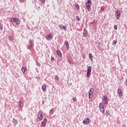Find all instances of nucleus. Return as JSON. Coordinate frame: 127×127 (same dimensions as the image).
Wrapping results in <instances>:
<instances>
[{
    "label": "nucleus",
    "mask_w": 127,
    "mask_h": 127,
    "mask_svg": "<svg viewBox=\"0 0 127 127\" xmlns=\"http://www.w3.org/2000/svg\"><path fill=\"white\" fill-rule=\"evenodd\" d=\"M118 95L120 97H122L123 96V92H122V89H118Z\"/></svg>",
    "instance_id": "nucleus-11"
},
{
    "label": "nucleus",
    "mask_w": 127,
    "mask_h": 127,
    "mask_svg": "<svg viewBox=\"0 0 127 127\" xmlns=\"http://www.w3.org/2000/svg\"><path fill=\"white\" fill-rule=\"evenodd\" d=\"M92 4V1L91 0H88L87 2H86V6H91V5Z\"/></svg>",
    "instance_id": "nucleus-15"
},
{
    "label": "nucleus",
    "mask_w": 127,
    "mask_h": 127,
    "mask_svg": "<svg viewBox=\"0 0 127 127\" xmlns=\"http://www.w3.org/2000/svg\"><path fill=\"white\" fill-rule=\"evenodd\" d=\"M11 20V22H15L16 24H17L18 25H19V23H20V20L18 18H12L10 19Z\"/></svg>",
    "instance_id": "nucleus-1"
},
{
    "label": "nucleus",
    "mask_w": 127,
    "mask_h": 127,
    "mask_svg": "<svg viewBox=\"0 0 127 127\" xmlns=\"http://www.w3.org/2000/svg\"><path fill=\"white\" fill-rule=\"evenodd\" d=\"M92 71V67L91 66H89L87 67L86 76L89 78L90 77V74H91V72Z\"/></svg>",
    "instance_id": "nucleus-2"
},
{
    "label": "nucleus",
    "mask_w": 127,
    "mask_h": 127,
    "mask_svg": "<svg viewBox=\"0 0 127 127\" xmlns=\"http://www.w3.org/2000/svg\"><path fill=\"white\" fill-rule=\"evenodd\" d=\"M46 123H47V119L46 118L44 119V121L42 122V125L43 127H45L46 126Z\"/></svg>",
    "instance_id": "nucleus-10"
},
{
    "label": "nucleus",
    "mask_w": 127,
    "mask_h": 127,
    "mask_svg": "<svg viewBox=\"0 0 127 127\" xmlns=\"http://www.w3.org/2000/svg\"><path fill=\"white\" fill-rule=\"evenodd\" d=\"M68 63H69V64H71L72 63L71 62H70V61H68Z\"/></svg>",
    "instance_id": "nucleus-41"
},
{
    "label": "nucleus",
    "mask_w": 127,
    "mask_h": 127,
    "mask_svg": "<svg viewBox=\"0 0 127 127\" xmlns=\"http://www.w3.org/2000/svg\"><path fill=\"white\" fill-rule=\"evenodd\" d=\"M106 115L107 116V117H108V116H110V111L106 110Z\"/></svg>",
    "instance_id": "nucleus-23"
},
{
    "label": "nucleus",
    "mask_w": 127,
    "mask_h": 127,
    "mask_svg": "<svg viewBox=\"0 0 127 127\" xmlns=\"http://www.w3.org/2000/svg\"><path fill=\"white\" fill-rule=\"evenodd\" d=\"M102 102L104 103L106 105H108V96L104 95L102 99Z\"/></svg>",
    "instance_id": "nucleus-5"
},
{
    "label": "nucleus",
    "mask_w": 127,
    "mask_h": 127,
    "mask_svg": "<svg viewBox=\"0 0 127 127\" xmlns=\"http://www.w3.org/2000/svg\"><path fill=\"white\" fill-rule=\"evenodd\" d=\"M57 53L58 56H59V57H62V54L61 53V52H60V51L58 50L57 51Z\"/></svg>",
    "instance_id": "nucleus-18"
},
{
    "label": "nucleus",
    "mask_w": 127,
    "mask_h": 127,
    "mask_svg": "<svg viewBox=\"0 0 127 127\" xmlns=\"http://www.w3.org/2000/svg\"><path fill=\"white\" fill-rule=\"evenodd\" d=\"M64 45H65V46L66 47V49H67V50H68V49H69V43H68V42H64Z\"/></svg>",
    "instance_id": "nucleus-17"
},
{
    "label": "nucleus",
    "mask_w": 127,
    "mask_h": 127,
    "mask_svg": "<svg viewBox=\"0 0 127 127\" xmlns=\"http://www.w3.org/2000/svg\"><path fill=\"white\" fill-rule=\"evenodd\" d=\"M53 111H54L53 109H52L50 111V113L51 114H53Z\"/></svg>",
    "instance_id": "nucleus-32"
},
{
    "label": "nucleus",
    "mask_w": 127,
    "mask_h": 127,
    "mask_svg": "<svg viewBox=\"0 0 127 127\" xmlns=\"http://www.w3.org/2000/svg\"><path fill=\"white\" fill-rule=\"evenodd\" d=\"M38 118L40 121H42V119H43V116H42V112H41V111H39L38 112Z\"/></svg>",
    "instance_id": "nucleus-7"
},
{
    "label": "nucleus",
    "mask_w": 127,
    "mask_h": 127,
    "mask_svg": "<svg viewBox=\"0 0 127 127\" xmlns=\"http://www.w3.org/2000/svg\"><path fill=\"white\" fill-rule=\"evenodd\" d=\"M93 92H94V89H93V88H91L88 92V96H89V98H90V99H92V98H93Z\"/></svg>",
    "instance_id": "nucleus-3"
},
{
    "label": "nucleus",
    "mask_w": 127,
    "mask_h": 127,
    "mask_svg": "<svg viewBox=\"0 0 127 127\" xmlns=\"http://www.w3.org/2000/svg\"><path fill=\"white\" fill-rule=\"evenodd\" d=\"M90 60L92 61V62H93V58H90Z\"/></svg>",
    "instance_id": "nucleus-42"
},
{
    "label": "nucleus",
    "mask_w": 127,
    "mask_h": 127,
    "mask_svg": "<svg viewBox=\"0 0 127 127\" xmlns=\"http://www.w3.org/2000/svg\"><path fill=\"white\" fill-rule=\"evenodd\" d=\"M114 29L117 30L118 29V26L116 25H115L114 26Z\"/></svg>",
    "instance_id": "nucleus-31"
},
{
    "label": "nucleus",
    "mask_w": 127,
    "mask_h": 127,
    "mask_svg": "<svg viewBox=\"0 0 127 127\" xmlns=\"http://www.w3.org/2000/svg\"><path fill=\"white\" fill-rule=\"evenodd\" d=\"M104 108V106H103V104L102 103L99 104V109Z\"/></svg>",
    "instance_id": "nucleus-24"
},
{
    "label": "nucleus",
    "mask_w": 127,
    "mask_h": 127,
    "mask_svg": "<svg viewBox=\"0 0 127 127\" xmlns=\"http://www.w3.org/2000/svg\"><path fill=\"white\" fill-rule=\"evenodd\" d=\"M101 10H105V8H104V7H101Z\"/></svg>",
    "instance_id": "nucleus-36"
},
{
    "label": "nucleus",
    "mask_w": 127,
    "mask_h": 127,
    "mask_svg": "<svg viewBox=\"0 0 127 127\" xmlns=\"http://www.w3.org/2000/svg\"><path fill=\"white\" fill-rule=\"evenodd\" d=\"M37 65L39 66V67H40L41 66V64L39 63V62H36Z\"/></svg>",
    "instance_id": "nucleus-28"
},
{
    "label": "nucleus",
    "mask_w": 127,
    "mask_h": 127,
    "mask_svg": "<svg viewBox=\"0 0 127 127\" xmlns=\"http://www.w3.org/2000/svg\"><path fill=\"white\" fill-rule=\"evenodd\" d=\"M21 70H22V73H25V71H26V70H27V68L25 67H22L21 68Z\"/></svg>",
    "instance_id": "nucleus-19"
},
{
    "label": "nucleus",
    "mask_w": 127,
    "mask_h": 127,
    "mask_svg": "<svg viewBox=\"0 0 127 127\" xmlns=\"http://www.w3.org/2000/svg\"><path fill=\"white\" fill-rule=\"evenodd\" d=\"M75 6L77 9H79V8H80V6L78 5V4H75Z\"/></svg>",
    "instance_id": "nucleus-26"
},
{
    "label": "nucleus",
    "mask_w": 127,
    "mask_h": 127,
    "mask_svg": "<svg viewBox=\"0 0 127 127\" xmlns=\"http://www.w3.org/2000/svg\"><path fill=\"white\" fill-rule=\"evenodd\" d=\"M32 48V46H27V49L30 50Z\"/></svg>",
    "instance_id": "nucleus-27"
},
{
    "label": "nucleus",
    "mask_w": 127,
    "mask_h": 127,
    "mask_svg": "<svg viewBox=\"0 0 127 127\" xmlns=\"http://www.w3.org/2000/svg\"><path fill=\"white\" fill-rule=\"evenodd\" d=\"M76 20L79 21V20H80V17L78 16H76Z\"/></svg>",
    "instance_id": "nucleus-29"
},
{
    "label": "nucleus",
    "mask_w": 127,
    "mask_h": 127,
    "mask_svg": "<svg viewBox=\"0 0 127 127\" xmlns=\"http://www.w3.org/2000/svg\"><path fill=\"white\" fill-rule=\"evenodd\" d=\"M86 6V8H87V10H88V11H91V10H92V9L91 8V6L88 5V6Z\"/></svg>",
    "instance_id": "nucleus-22"
},
{
    "label": "nucleus",
    "mask_w": 127,
    "mask_h": 127,
    "mask_svg": "<svg viewBox=\"0 0 127 127\" xmlns=\"http://www.w3.org/2000/svg\"><path fill=\"white\" fill-rule=\"evenodd\" d=\"M19 108H22V107H23V103H22L21 101H19Z\"/></svg>",
    "instance_id": "nucleus-20"
},
{
    "label": "nucleus",
    "mask_w": 127,
    "mask_h": 127,
    "mask_svg": "<svg viewBox=\"0 0 127 127\" xmlns=\"http://www.w3.org/2000/svg\"><path fill=\"white\" fill-rule=\"evenodd\" d=\"M117 41L114 40L113 41V45H116L117 44Z\"/></svg>",
    "instance_id": "nucleus-25"
},
{
    "label": "nucleus",
    "mask_w": 127,
    "mask_h": 127,
    "mask_svg": "<svg viewBox=\"0 0 127 127\" xmlns=\"http://www.w3.org/2000/svg\"><path fill=\"white\" fill-rule=\"evenodd\" d=\"M55 80H58V76H55Z\"/></svg>",
    "instance_id": "nucleus-37"
},
{
    "label": "nucleus",
    "mask_w": 127,
    "mask_h": 127,
    "mask_svg": "<svg viewBox=\"0 0 127 127\" xmlns=\"http://www.w3.org/2000/svg\"><path fill=\"white\" fill-rule=\"evenodd\" d=\"M87 30H86V29H84L83 30V36H84V37H87V36L88 35V34H87Z\"/></svg>",
    "instance_id": "nucleus-16"
},
{
    "label": "nucleus",
    "mask_w": 127,
    "mask_h": 127,
    "mask_svg": "<svg viewBox=\"0 0 127 127\" xmlns=\"http://www.w3.org/2000/svg\"><path fill=\"white\" fill-rule=\"evenodd\" d=\"M82 123L83 125H89L90 124V119L87 118L85 120H83Z\"/></svg>",
    "instance_id": "nucleus-6"
},
{
    "label": "nucleus",
    "mask_w": 127,
    "mask_h": 127,
    "mask_svg": "<svg viewBox=\"0 0 127 127\" xmlns=\"http://www.w3.org/2000/svg\"><path fill=\"white\" fill-rule=\"evenodd\" d=\"M41 1L42 3H44V2H45V0H41Z\"/></svg>",
    "instance_id": "nucleus-35"
},
{
    "label": "nucleus",
    "mask_w": 127,
    "mask_h": 127,
    "mask_svg": "<svg viewBox=\"0 0 127 127\" xmlns=\"http://www.w3.org/2000/svg\"><path fill=\"white\" fill-rule=\"evenodd\" d=\"M51 60H52V61H54L55 60V59H54V57H51Z\"/></svg>",
    "instance_id": "nucleus-34"
},
{
    "label": "nucleus",
    "mask_w": 127,
    "mask_h": 127,
    "mask_svg": "<svg viewBox=\"0 0 127 127\" xmlns=\"http://www.w3.org/2000/svg\"><path fill=\"white\" fill-rule=\"evenodd\" d=\"M99 110L100 112L102 113V114H104L105 113V108H104V107L102 108H99Z\"/></svg>",
    "instance_id": "nucleus-21"
},
{
    "label": "nucleus",
    "mask_w": 127,
    "mask_h": 127,
    "mask_svg": "<svg viewBox=\"0 0 127 127\" xmlns=\"http://www.w3.org/2000/svg\"><path fill=\"white\" fill-rule=\"evenodd\" d=\"M0 30H2V26H0Z\"/></svg>",
    "instance_id": "nucleus-39"
},
{
    "label": "nucleus",
    "mask_w": 127,
    "mask_h": 127,
    "mask_svg": "<svg viewBox=\"0 0 127 127\" xmlns=\"http://www.w3.org/2000/svg\"><path fill=\"white\" fill-rule=\"evenodd\" d=\"M12 123L13 125H15V126H16V125H17L18 124L17 120H16V119H15V118H13L12 119Z\"/></svg>",
    "instance_id": "nucleus-12"
},
{
    "label": "nucleus",
    "mask_w": 127,
    "mask_h": 127,
    "mask_svg": "<svg viewBox=\"0 0 127 127\" xmlns=\"http://www.w3.org/2000/svg\"><path fill=\"white\" fill-rule=\"evenodd\" d=\"M29 43L30 44L31 46H34V42L33 41V40L30 39L29 40Z\"/></svg>",
    "instance_id": "nucleus-14"
},
{
    "label": "nucleus",
    "mask_w": 127,
    "mask_h": 127,
    "mask_svg": "<svg viewBox=\"0 0 127 127\" xmlns=\"http://www.w3.org/2000/svg\"><path fill=\"white\" fill-rule=\"evenodd\" d=\"M91 23H92V24H94V23H95V21L91 22Z\"/></svg>",
    "instance_id": "nucleus-43"
},
{
    "label": "nucleus",
    "mask_w": 127,
    "mask_h": 127,
    "mask_svg": "<svg viewBox=\"0 0 127 127\" xmlns=\"http://www.w3.org/2000/svg\"><path fill=\"white\" fill-rule=\"evenodd\" d=\"M93 57V55H92V54H89V58H92Z\"/></svg>",
    "instance_id": "nucleus-30"
},
{
    "label": "nucleus",
    "mask_w": 127,
    "mask_h": 127,
    "mask_svg": "<svg viewBox=\"0 0 127 127\" xmlns=\"http://www.w3.org/2000/svg\"><path fill=\"white\" fill-rule=\"evenodd\" d=\"M20 2H24V0H20Z\"/></svg>",
    "instance_id": "nucleus-38"
},
{
    "label": "nucleus",
    "mask_w": 127,
    "mask_h": 127,
    "mask_svg": "<svg viewBox=\"0 0 127 127\" xmlns=\"http://www.w3.org/2000/svg\"><path fill=\"white\" fill-rule=\"evenodd\" d=\"M72 100H73V102H77V100H76V98H73L72 99Z\"/></svg>",
    "instance_id": "nucleus-33"
},
{
    "label": "nucleus",
    "mask_w": 127,
    "mask_h": 127,
    "mask_svg": "<svg viewBox=\"0 0 127 127\" xmlns=\"http://www.w3.org/2000/svg\"><path fill=\"white\" fill-rule=\"evenodd\" d=\"M115 16L116 17V19H120V17H121V11H120V10L116 11Z\"/></svg>",
    "instance_id": "nucleus-4"
},
{
    "label": "nucleus",
    "mask_w": 127,
    "mask_h": 127,
    "mask_svg": "<svg viewBox=\"0 0 127 127\" xmlns=\"http://www.w3.org/2000/svg\"><path fill=\"white\" fill-rule=\"evenodd\" d=\"M42 90L43 91V92H45V91H46L47 87L45 84H43V85L42 86Z\"/></svg>",
    "instance_id": "nucleus-13"
},
{
    "label": "nucleus",
    "mask_w": 127,
    "mask_h": 127,
    "mask_svg": "<svg viewBox=\"0 0 127 127\" xmlns=\"http://www.w3.org/2000/svg\"><path fill=\"white\" fill-rule=\"evenodd\" d=\"M53 38V36H52V34H49L48 36H46V39L47 40H51Z\"/></svg>",
    "instance_id": "nucleus-8"
},
{
    "label": "nucleus",
    "mask_w": 127,
    "mask_h": 127,
    "mask_svg": "<svg viewBox=\"0 0 127 127\" xmlns=\"http://www.w3.org/2000/svg\"><path fill=\"white\" fill-rule=\"evenodd\" d=\"M59 28H60V29H64V30H65V31L67 30V28H66V27H65V26H63V25H59Z\"/></svg>",
    "instance_id": "nucleus-9"
},
{
    "label": "nucleus",
    "mask_w": 127,
    "mask_h": 127,
    "mask_svg": "<svg viewBox=\"0 0 127 127\" xmlns=\"http://www.w3.org/2000/svg\"><path fill=\"white\" fill-rule=\"evenodd\" d=\"M8 37H9L10 40H11L12 39V37H11L10 36H9Z\"/></svg>",
    "instance_id": "nucleus-40"
}]
</instances>
